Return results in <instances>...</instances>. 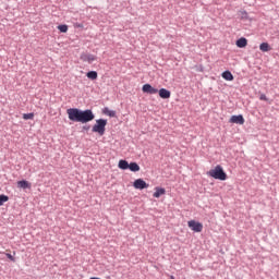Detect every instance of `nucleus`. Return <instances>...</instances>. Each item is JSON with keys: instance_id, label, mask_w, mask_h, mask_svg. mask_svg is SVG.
Segmentation results:
<instances>
[{"instance_id": "obj_1", "label": "nucleus", "mask_w": 279, "mask_h": 279, "mask_svg": "<svg viewBox=\"0 0 279 279\" xmlns=\"http://www.w3.org/2000/svg\"><path fill=\"white\" fill-rule=\"evenodd\" d=\"M66 114L69 120L75 123H90L95 119V113L90 109L80 110L77 108H70L66 110Z\"/></svg>"}, {"instance_id": "obj_2", "label": "nucleus", "mask_w": 279, "mask_h": 279, "mask_svg": "<svg viewBox=\"0 0 279 279\" xmlns=\"http://www.w3.org/2000/svg\"><path fill=\"white\" fill-rule=\"evenodd\" d=\"M207 175L210 178H214L215 180H228V174L223 171V168L221 166H216L215 169H211L207 172Z\"/></svg>"}, {"instance_id": "obj_3", "label": "nucleus", "mask_w": 279, "mask_h": 279, "mask_svg": "<svg viewBox=\"0 0 279 279\" xmlns=\"http://www.w3.org/2000/svg\"><path fill=\"white\" fill-rule=\"evenodd\" d=\"M106 125H108V120L98 119L96 120V124H94L92 132L99 134V136H104L106 134Z\"/></svg>"}, {"instance_id": "obj_4", "label": "nucleus", "mask_w": 279, "mask_h": 279, "mask_svg": "<svg viewBox=\"0 0 279 279\" xmlns=\"http://www.w3.org/2000/svg\"><path fill=\"white\" fill-rule=\"evenodd\" d=\"M187 226L190 229L193 230V232H202V230H204V225H202V222H197L195 220L187 221Z\"/></svg>"}, {"instance_id": "obj_5", "label": "nucleus", "mask_w": 279, "mask_h": 279, "mask_svg": "<svg viewBox=\"0 0 279 279\" xmlns=\"http://www.w3.org/2000/svg\"><path fill=\"white\" fill-rule=\"evenodd\" d=\"M81 60L88 64H93V62L97 61V56L84 52L81 54Z\"/></svg>"}, {"instance_id": "obj_6", "label": "nucleus", "mask_w": 279, "mask_h": 279, "mask_svg": "<svg viewBox=\"0 0 279 279\" xmlns=\"http://www.w3.org/2000/svg\"><path fill=\"white\" fill-rule=\"evenodd\" d=\"M133 186L140 191H143V189H149V184H147V182H145L143 179L135 180Z\"/></svg>"}, {"instance_id": "obj_7", "label": "nucleus", "mask_w": 279, "mask_h": 279, "mask_svg": "<svg viewBox=\"0 0 279 279\" xmlns=\"http://www.w3.org/2000/svg\"><path fill=\"white\" fill-rule=\"evenodd\" d=\"M142 90L147 93V95H156L158 93V88L153 87L150 84H144Z\"/></svg>"}, {"instance_id": "obj_8", "label": "nucleus", "mask_w": 279, "mask_h": 279, "mask_svg": "<svg viewBox=\"0 0 279 279\" xmlns=\"http://www.w3.org/2000/svg\"><path fill=\"white\" fill-rule=\"evenodd\" d=\"M230 123H236L238 125H243V123H245V119L241 114L232 116L230 118Z\"/></svg>"}, {"instance_id": "obj_9", "label": "nucleus", "mask_w": 279, "mask_h": 279, "mask_svg": "<svg viewBox=\"0 0 279 279\" xmlns=\"http://www.w3.org/2000/svg\"><path fill=\"white\" fill-rule=\"evenodd\" d=\"M157 93H159V97L161 99H170L171 98V92L167 88H161Z\"/></svg>"}, {"instance_id": "obj_10", "label": "nucleus", "mask_w": 279, "mask_h": 279, "mask_svg": "<svg viewBox=\"0 0 279 279\" xmlns=\"http://www.w3.org/2000/svg\"><path fill=\"white\" fill-rule=\"evenodd\" d=\"M167 193V190H165L163 187H155V193L153 194V197H156L158 199V197H160L161 195H165Z\"/></svg>"}, {"instance_id": "obj_11", "label": "nucleus", "mask_w": 279, "mask_h": 279, "mask_svg": "<svg viewBox=\"0 0 279 279\" xmlns=\"http://www.w3.org/2000/svg\"><path fill=\"white\" fill-rule=\"evenodd\" d=\"M235 45L239 47V49H244V47H247V39L242 37L236 40Z\"/></svg>"}, {"instance_id": "obj_12", "label": "nucleus", "mask_w": 279, "mask_h": 279, "mask_svg": "<svg viewBox=\"0 0 279 279\" xmlns=\"http://www.w3.org/2000/svg\"><path fill=\"white\" fill-rule=\"evenodd\" d=\"M17 187L19 189H32V183L28 181L22 180L17 182Z\"/></svg>"}, {"instance_id": "obj_13", "label": "nucleus", "mask_w": 279, "mask_h": 279, "mask_svg": "<svg viewBox=\"0 0 279 279\" xmlns=\"http://www.w3.org/2000/svg\"><path fill=\"white\" fill-rule=\"evenodd\" d=\"M222 77L223 80H226L227 82H232V80H234V75H232V72L230 71H225L222 73Z\"/></svg>"}, {"instance_id": "obj_14", "label": "nucleus", "mask_w": 279, "mask_h": 279, "mask_svg": "<svg viewBox=\"0 0 279 279\" xmlns=\"http://www.w3.org/2000/svg\"><path fill=\"white\" fill-rule=\"evenodd\" d=\"M259 49L264 52L267 53V51H271V46L268 43H262L259 45Z\"/></svg>"}, {"instance_id": "obj_15", "label": "nucleus", "mask_w": 279, "mask_h": 279, "mask_svg": "<svg viewBox=\"0 0 279 279\" xmlns=\"http://www.w3.org/2000/svg\"><path fill=\"white\" fill-rule=\"evenodd\" d=\"M119 169H122L123 171H125V169L130 168V163L128 162V160H123L121 159L118 163Z\"/></svg>"}, {"instance_id": "obj_16", "label": "nucleus", "mask_w": 279, "mask_h": 279, "mask_svg": "<svg viewBox=\"0 0 279 279\" xmlns=\"http://www.w3.org/2000/svg\"><path fill=\"white\" fill-rule=\"evenodd\" d=\"M129 169L130 171H133V172L141 171V166H138V163L136 162H131L129 165Z\"/></svg>"}, {"instance_id": "obj_17", "label": "nucleus", "mask_w": 279, "mask_h": 279, "mask_svg": "<svg viewBox=\"0 0 279 279\" xmlns=\"http://www.w3.org/2000/svg\"><path fill=\"white\" fill-rule=\"evenodd\" d=\"M104 114H107V117H117V111L110 110L108 107H106L102 110Z\"/></svg>"}, {"instance_id": "obj_18", "label": "nucleus", "mask_w": 279, "mask_h": 279, "mask_svg": "<svg viewBox=\"0 0 279 279\" xmlns=\"http://www.w3.org/2000/svg\"><path fill=\"white\" fill-rule=\"evenodd\" d=\"M86 76L88 77V80H97L98 74L96 71H89L87 72Z\"/></svg>"}, {"instance_id": "obj_19", "label": "nucleus", "mask_w": 279, "mask_h": 279, "mask_svg": "<svg viewBox=\"0 0 279 279\" xmlns=\"http://www.w3.org/2000/svg\"><path fill=\"white\" fill-rule=\"evenodd\" d=\"M59 32H61L62 34H66V32H69V26L66 24L63 25H59L58 26Z\"/></svg>"}, {"instance_id": "obj_20", "label": "nucleus", "mask_w": 279, "mask_h": 279, "mask_svg": "<svg viewBox=\"0 0 279 279\" xmlns=\"http://www.w3.org/2000/svg\"><path fill=\"white\" fill-rule=\"evenodd\" d=\"M10 199V197H8L7 195H0V206H3V204H5V202H8Z\"/></svg>"}, {"instance_id": "obj_21", "label": "nucleus", "mask_w": 279, "mask_h": 279, "mask_svg": "<svg viewBox=\"0 0 279 279\" xmlns=\"http://www.w3.org/2000/svg\"><path fill=\"white\" fill-rule=\"evenodd\" d=\"M23 119L25 121H28L29 119H34V113H24L23 114Z\"/></svg>"}, {"instance_id": "obj_22", "label": "nucleus", "mask_w": 279, "mask_h": 279, "mask_svg": "<svg viewBox=\"0 0 279 279\" xmlns=\"http://www.w3.org/2000/svg\"><path fill=\"white\" fill-rule=\"evenodd\" d=\"M7 258H9V260H12V263H14L16 259L14 258V256H12V254L7 253L5 254Z\"/></svg>"}, {"instance_id": "obj_23", "label": "nucleus", "mask_w": 279, "mask_h": 279, "mask_svg": "<svg viewBox=\"0 0 279 279\" xmlns=\"http://www.w3.org/2000/svg\"><path fill=\"white\" fill-rule=\"evenodd\" d=\"M260 101H267V96L265 94H262L259 96Z\"/></svg>"}, {"instance_id": "obj_24", "label": "nucleus", "mask_w": 279, "mask_h": 279, "mask_svg": "<svg viewBox=\"0 0 279 279\" xmlns=\"http://www.w3.org/2000/svg\"><path fill=\"white\" fill-rule=\"evenodd\" d=\"M171 279H175V277L171 276Z\"/></svg>"}]
</instances>
